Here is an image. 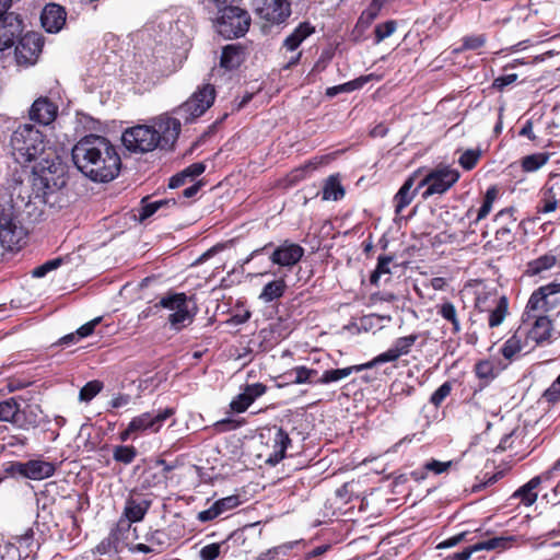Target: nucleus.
Returning a JSON list of instances; mask_svg holds the SVG:
<instances>
[{
    "mask_svg": "<svg viewBox=\"0 0 560 560\" xmlns=\"http://www.w3.org/2000/svg\"><path fill=\"white\" fill-rule=\"evenodd\" d=\"M314 32L308 23H301L283 42V47L289 51L296 48Z\"/></svg>",
    "mask_w": 560,
    "mask_h": 560,
    "instance_id": "a878e982",
    "label": "nucleus"
},
{
    "mask_svg": "<svg viewBox=\"0 0 560 560\" xmlns=\"http://www.w3.org/2000/svg\"><path fill=\"white\" fill-rule=\"evenodd\" d=\"M253 404V401L250 400V398H248V396L243 392L242 394H240L235 399H233L231 401V409L233 411H236V412H243L245 411L250 405Z\"/></svg>",
    "mask_w": 560,
    "mask_h": 560,
    "instance_id": "864d4df0",
    "label": "nucleus"
},
{
    "mask_svg": "<svg viewBox=\"0 0 560 560\" xmlns=\"http://www.w3.org/2000/svg\"><path fill=\"white\" fill-rule=\"evenodd\" d=\"M560 304V283L551 282L535 290L526 305L532 311H549Z\"/></svg>",
    "mask_w": 560,
    "mask_h": 560,
    "instance_id": "f8f14e48",
    "label": "nucleus"
},
{
    "mask_svg": "<svg viewBox=\"0 0 560 560\" xmlns=\"http://www.w3.org/2000/svg\"><path fill=\"white\" fill-rule=\"evenodd\" d=\"M343 195L345 190L338 177L335 175L329 176L323 187V199L337 201L342 198Z\"/></svg>",
    "mask_w": 560,
    "mask_h": 560,
    "instance_id": "72a5a7b5",
    "label": "nucleus"
},
{
    "mask_svg": "<svg viewBox=\"0 0 560 560\" xmlns=\"http://www.w3.org/2000/svg\"><path fill=\"white\" fill-rule=\"evenodd\" d=\"M272 451L267 456L266 462L276 465L283 457L288 445L291 443V440L287 432H284L281 428L275 430L272 435Z\"/></svg>",
    "mask_w": 560,
    "mask_h": 560,
    "instance_id": "5701e85b",
    "label": "nucleus"
},
{
    "mask_svg": "<svg viewBox=\"0 0 560 560\" xmlns=\"http://www.w3.org/2000/svg\"><path fill=\"white\" fill-rule=\"evenodd\" d=\"M205 170H206V165L203 163H200V162L194 163V164L189 165L188 167H186L182 173L172 177L171 182H170V187H172V188L179 187L186 183L187 178L192 179V178L199 176L200 174H202L205 172Z\"/></svg>",
    "mask_w": 560,
    "mask_h": 560,
    "instance_id": "7c9ffc66",
    "label": "nucleus"
},
{
    "mask_svg": "<svg viewBox=\"0 0 560 560\" xmlns=\"http://www.w3.org/2000/svg\"><path fill=\"white\" fill-rule=\"evenodd\" d=\"M165 203H166V201L160 200V201H154V202L148 203L144 207H142L141 212L139 214L140 221H143V220L148 219L149 217L153 215Z\"/></svg>",
    "mask_w": 560,
    "mask_h": 560,
    "instance_id": "4d7b16f0",
    "label": "nucleus"
},
{
    "mask_svg": "<svg viewBox=\"0 0 560 560\" xmlns=\"http://www.w3.org/2000/svg\"><path fill=\"white\" fill-rule=\"evenodd\" d=\"M214 98V88L211 84H203L176 109V114L185 121L192 120L210 108Z\"/></svg>",
    "mask_w": 560,
    "mask_h": 560,
    "instance_id": "423d86ee",
    "label": "nucleus"
},
{
    "mask_svg": "<svg viewBox=\"0 0 560 560\" xmlns=\"http://www.w3.org/2000/svg\"><path fill=\"white\" fill-rule=\"evenodd\" d=\"M557 264V257L552 254H545L528 262L526 273L537 276L551 269Z\"/></svg>",
    "mask_w": 560,
    "mask_h": 560,
    "instance_id": "c756f323",
    "label": "nucleus"
},
{
    "mask_svg": "<svg viewBox=\"0 0 560 560\" xmlns=\"http://www.w3.org/2000/svg\"><path fill=\"white\" fill-rule=\"evenodd\" d=\"M55 469L56 468L52 463L40 459H32L26 463H13L10 466L9 471L12 474H19L32 480H42L51 477L55 472Z\"/></svg>",
    "mask_w": 560,
    "mask_h": 560,
    "instance_id": "4468645a",
    "label": "nucleus"
},
{
    "mask_svg": "<svg viewBox=\"0 0 560 560\" xmlns=\"http://www.w3.org/2000/svg\"><path fill=\"white\" fill-rule=\"evenodd\" d=\"M256 14L268 23H283L291 14L290 3L287 0H254Z\"/></svg>",
    "mask_w": 560,
    "mask_h": 560,
    "instance_id": "9d476101",
    "label": "nucleus"
},
{
    "mask_svg": "<svg viewBox=\"0 0 560 560\" xmlns=\"http://www.w3.org/2000/svg\"><path fill=\"white\" fill-rule=\"evenodd\" d=\"M127 150L131 152H150L159 147V137L153 127L139 125L127 129L121 137Z\"/></svg>",
    "mask_w": 560,
    "mask_h": 560,
    "instance_id": "0eeeda50",
    "label": "nucleus"
},
{
    "mask_svg": "<svg viewBox=\"0 0 560 560\" xmlns=\"http://www.w3.org/2000/svg\"><path fill=\"white\" fill-rule=\"evenodd\" d=\"M392 261L393 258L389 256L378 257L377 266L370 278L371 283L377 284L382 276L390 273L389 265Z\"/></svg>",
    "mask_w": 560,
    "mask_h": 560,
    "instance_id": "79ce46f5",
    "label": "nucleus"
},
{
    "mask_svg": "<svg viewBox=\"0 0 560 560\" xmlns=\"http://www.w3.org/2000/svg\"><path fill=\"white\" fill-rule=\"evenodd\" d=\"M373 363H363L359 365H352L343 369H336V370H328L325 371L320 378L318 380V383L320 384H329L332 382H338L340 380H343L348 376H350L353 372H361L363 370L372 369Z\"/></svg>",
    "mask_w": 560,
    "mask_h": 560,
    "instance_id": "b1692460",
    "label": "nucleus"
},
{
    "mask_svg": "<svg viewBox=\"0 0 560 560\" xmlns=\"http://www.w3.org/2000/svg\"><path fill=\"white\" fill-rule=\"evenodd\" d=\"M417 339V335L398 338L387 351L375 357L372 361H370V363H373L374 368L380 363L396 361L401 355L408 354L410 352V349Z\"/></svg>",
    "mask_w": 560,
    "mask_h": 560,
    "instance_id": "a211bd4d",
    "label": "nucleus"
},
{
    "mask_svg": "<svg viewBox=\"0 0 560 560\" xmlns=\"http://www.w3.org/2000/svg\"><path fill=\"white\" fill-rule=\"evenodd\" d=\"M553 326L552 322L547 316H539L536 318L532 328L528 331H523L527 338V343L532 348L549 341L552 337Z\"/></svg>",
    "mask_w": 560,
    "mask_h": 560,
    "instance_id": "6ab92c4d",
    "label": "nucleus"
},
{
    "mask_svg": "<svg viewBox=\"0 0 560 560\" xmlns=\"http://www.w3.org/2000/svg\"><path fill=\"white\" fill-rule=\"evenodd\" d=\"M101 322V317H96L92 320H90L89 323L82 325L75 334H70V335H67L62 338V342L63 343H68V342H71L75 339H80V338H84V337H88L90 336L94 328L96 327L97 324H100Z\"/></svg>",
    "mask_w": 560,
    "mask_h": 560,
    "instance_id": "ea45409f",
    "label": "nucleus"
},
{
    "mask_svg": "<svg viewBox=\"0 0 560 560\" xmlns=\"http://www.w3.org/2000/svg\"><path fill=\"white\" fill-rule=\"evenodd\" d=\"M385 0H372L359 18L358 26L368 27L380 14Z\"/></svg>",
    "mask_w": 560,
    "mask_h": 560,
    "instance_id": "4c0bfd02",
    "label": "nucleus"
},
{
    "mask_svg": "<svg viewBox=\"0 0 560 560\" xmlns=\"http://www.w3.org/2000/svg\"><path fill=\"white\" fill-rule=\"evenodd\" d=\"M238 503H240L238 498L235 495H231V497H226L221 500H218L213 504H214L215 509L218 510L219 514L221 515L222 513L236 508L238 505Z\"/></svg>",
    "mask_w": 560,
    "mask_h": 560,
    "instance_id": "3c124183",
    "label": "nucleus"
},
{
    "mask_svg": "<svg viewBox=\"0 0 560 560\" xmlns=\"http://www.w3.org/2000/svg\"><path fill=\"white\" fill-rule=\"evenodd\" d=\"M217 32L226 38L243 36L249 28V14L237 5H229L215 13Z\"/></svg>",
    "mask_w": 560,
    "mask_h": 560,
    "instance_id": "20e7f679",
    "label": "nucleus"
},
{
    "mask_svg": "<svg viewBox=\"0 0 560 560\" xmlns=\"http://www.w3.org/2000/svg\"><path fill=\"white\" fill-rule=\"evenodd\" d=\"M22 32V21L15 13L0 19V51L13 46L15 38Z\"/></svg>",
    "mask_w": 560,
    "mask_h": 560,
    "instance_id": "f3484780",
    "label": "nucleus"
},
{
    "mask_svg": "<svg viewBox=\"0 0 560 560\" xmlns=\"http://www.w3.org/2000/svg\"><path fill=\"white\" fill-rule=\"evenodd\" d=\"M486 37L483 35H474L464 38V49H477L483 46Z\"/></svg>",
    "mask_w": 560,
    "mask_h": 560,
    "instance_id": "13d9d810",
    "label": "nucleus"
},
{
    "mask_svg": "<svg viewBox=\"0 0 560 560\" xmlns=\"http://www.w3.org/2000/svg\"><path fill=\"white\" fill-rule=\"evenodd\" d=\"M560 205V187L557 185L546 186L542 189L538 212L551 213Z\"/></svg>",
    "mask_w": 560,
    "mask_h": 560,
    "instance_id": "393cba45",
    "label": "nucleus"
},
{
    "mask_svg": "<svg viewBox=\"0 0 560 560\" xmlns=\"http://www.w3.org/2000/svg\"><path fill=\"white\" fill-rule=\"evenodd\" d=\"M166 480V477L165 475H151L150 471L147 472V476H145V479H144V482L148 487H152V486H156V485H160V483H164Z\"/></svg>",
    "mask_w": 560,
    "mask_h": 560,
    "instance_id": "69168bd1",
    "label": "nucleus"
},
{
    "mask_svg": "<svg viewBox=\"0 0 560 560\" xmlns=\"http://www.w3.org/2000/svg\"><path fill=\"white\" fill-rule=\"evenodd\" d=\"M287 284L283 279L268 282L261 290L259 299L266 303L279 299L283 295Z\"/></svg>",
    "mask_w": 560,
    "mask_h": 560,
    "instance_id": "2f4dec72",
    "label": "nucleus"
},
{
    "mask_svg": "<svg viewBox=\"0 0 560 560\" xmlns=\"http://www.w3.org/2000/svg\"><path fill=\"white\" fill-rule=\"evenodd\" d=\"M476 552V550H472V546L465 549L462 552L454 553L446 558V560H469L470 556Z\"/></svg>",
    "mask_w": 560,
    "mask_h": 560,
    "instance_id": "774afa93",
    "label": "nucleus"
},
{
    "mask_svg": "<svg viewBox=\"0 0 560 560\" xmlns=\"http://www.w3.org/2000/svg\"><path fill=\"white\" fill-rule=\"evenodd\" d=\"M396 31V22L387 21L385 23H381L375 27V38L376 43H381L385 38L389 37Z\"/></svg>",
    "mask_w": 560,
    "mask_h": 560,
    "instance_id": "de8ad7c7",
    "label": "nucleus"
},
{
    "mask_svg": "<svg viewBox=\"0 0 560 560\" xmlns=\"http://www.w3.org/2000/svg\"><path fill=\"white\" fill-rule=\"evenodd\" d=\"M452 386L450 383L442 384L431 396L430 401L434 406H440L442 401L451 394Z\"/></svg>",
    "mask_w": 560,
    "mask_h": 560,
    "instance_id": "603ef678",
    "label": "nucleus"
},
{
    "mask_svg": "<svg viewBox=\"0 0 560 560\" xmlns=\"http://www.w3.org/2000/svg\"><path fill=\"white\" fill-rule=\"evenodd\" d=\"M514 540V537L506 536V537H494L491 539H488L486 541L478 542L472 546V550L480 551V550H504L512 546V541Z\"/></svg>",
    "mask_w": 560,
    "mask_h": 560,
    "instance_id": "f704fd0d",
    "label": "nucleus"
},
{
    "mask_svg": "<svg viewBox=\"0 0 560 560\" xmlns=\"http://www.w3.org/2000/svg\"><path fill=\"white\" fill-rule=\"evenodd\" d=\"M27 443V439L23 435H11L8 438L7 440V446L8 447H16V446H20V447H23L25 446Z\"/></svg>",
    "mask_w": 560,
    "mask_h": 560,
    "instance_id": "338daca9",
    "label": "nucleus"
},
{
    "mask_svg": "<svg viewBox=\"0 0 560 560\" xmlns=\"http://www.w3.org/2000/svg\"><path fill=\"white\" fill-rule=\"evenodd\" d=\"M19 411H20V406L13 398L0 402V420L1 421H10V422L19 423V421H20Z\"/></svg>",
    "mask_w": 560,
    "mask_h": 560,
    "instance_id": "e433bc0d",
    "label": "nucleus"
},
{
    "mask_svg": "<svg viewBox=\"0 0 560 560\" xmlns=\"http://www.w3.org/2000/svg\"><path fill=\"white\" fill-rule=\"evenodd\" d=\"M77 168L93 182L113 180L120 171V156L116 148L104 137L86 136L72 149Z\"/></svg>",
    "mask_w": 560,
    "mask_h": 560,
    "instance_id": "f03ea898",
    "label": "nucleus"
},
{
    "mask_svg": "<svg viewBox=\"0 0 560 560\" xmlns=\"http://www.w3.org/2000/svg\"><path fill=\"white\" fill-rule=\"evenodd\" d=\"M175 410L173 408L159 409L152 412H143L137 417H133L129 422V430L137 431V433L152 432L158 433L163 423L171 417H173Z\"/></svg>",
    "mask_w": 560,
    "mask_h": 560,
    "instance_id": "9b49d317",
    "label": "nucleus"
},
{
    "mask_svg": "<svg viewBox=\"0 0 560 560\" xmlns=\"http://www.w3.org/2000/svg\"><path fill=\"white\" fill-rule=\"evenodd\" d=\"M220 514L218 510L215 509L214 504L211 505L208 510L201 511L198 514V520L201 522H209L215 517H218Z\"/></svg>",
    "mask_w": 560,
    "mask_h": 560,
    "instance_id": "0e129e2a",
    "label": "nucleus"
},
{
    "mask_svg": "<svg viewBox=\"0 0 560 560\" xmlns=\"http://www.w3.org/2000/svg\"><path fill=\"white\" fill-rule=\"evenodd\" d=\"M508 313V301L504 296L499 299L495 308L490 313L489 326L497 327L502 324Z\"/></svg>",
    "mask_w": 560,
    "mask_h": 560,
    "instance_id": "58836bf2",
    "label": "nucleus"
},
{
    "mask_svg": "<svg viewBox=\"0 0 560 560\" xmlns=\"http://www.w3.org/2000/svg\"><path fill=\"white\" fill-rule=\"evenodd\" d=\"M153 130L159 137V147L171 149L180 132V121L177 118L162 116L155 120Z\"/></svg>",
    "mask_w": 560,
    "mask_h": 560,
    "instance_id": "2eb2a0df",
    "label": "nucleus"
},
{
    "mask_svg": "<svg viewBox=\"0 0 560 560\" xmlns=\"http://www.w3.org/2000/svg\"><path fill=\"white\" fill-rule=\"evenodd\" d=\"M525 334L522 329H517L516 332L510 337L502 347V354L506 359H512L516 353L521 352L524 349H533L530 343H527V338H525V342H522V337Z\"/></svg>",
    "mask_w": 560,
    "mask_h": 560,
    "instance_id": "cd10ccee",
    "label": "nucleus"
},
{
    "mask_svg": "<svg viewBox=\"0 0 560 560\" xmlns=\"http://www.w3.org/2000/svg\"><path fill=\"white\" fill-rule=\"evenodd\" d=\"M370 77H362L355 81H351L341 85H338V89L342 92H350L358 88H361L365 82H368Z\"/></svg>",
    "mask_w": 560,
    "mask_h": 560,
    "instance_id": "e2e57ef3",
    "label": "nucleus"
},
{
    "mask_svg": "<svg viewBox=\"0 0 560 560\" xmlns=\"http://www.w3.org/2000/svg\"><path fill=\"white\" fill-rule=\"evenodd\" d=\"M60 264H61V259L49 260V261L45 262L44 265L36 267L32 271V275L35 278L44 277L48 271H51V270H55L56 268H58L60 266Z\"/></svg>",
    "mask_w": 560,
    "mask_h": 560,
    "instance_id": "6e6d98bb",
    "label": "nucleus"
},
{
    "mask_svg": "<svg viewBox=\"0 0 560 560\" xmlns=\"http://www.w3.org/2000/svg\"><path fill=\"white\" fill-rule=\"evenodd\" d=\"M243 61V51L235 45H228L223 48L220 65L225 69H235Z\"/></svg>",
    "mask_w": 560,
    "mask_h": 560,
    "instance_id": "c85d7f7f",
    "label": "nucleus"
},
{
    "mask_svg": "<svg viewBox=\"0 0 560 560\" xmlns=\"http://www.w3.org/2000/svg\"><path fill=\"white\" fill-rule=\"evenodd\" d=\"M220 553V546L218 544H210L200 550L202 560H214Z\"/></svg>",
    "mask_w": 560,
    "mask_h": 560,
    "instance_id": "bf43d9fd",
    "label": "nucleus"
},
{
    "mask_svg": "<svg viewBox=\"0 0 560 560\" xmlns=\"http://www.w3.org/2000/svg\"><path fill=\"white\" fill-rule=\"evenodd\" d=\"M190 302L184 293H176L161 299L160 305L170 312L168 322L172 328L180 330L194 319L189 307Z\"/></svg>",
    "mask_w": 560,
    "mask_h": 560,
    "instance_id": "6e6552de",
    "label": "nucleus"
},
{
    "mask_svg": "<svg viewBox=\"0 0 560 560\" xmlns=\"http://www.w3.org/2000/svg\"><path fill=\"white\" fill-rule=\"evenodd\" d=\"M40 21L48 33H57L66 22V12L59 4L49 3L44 8Z\"/></svg>",
    "mask_w": 560,
    "mask_h": 560,
    "instance_id": "aec40b11",
    "label": "nucleus"
},
{
    "mask_svg": "<svg viewBox=\"0 0 560 560\" xmlns=\"http://www.w3.org/2000/svg\"><path fill=\"white\" fill-rule=\"evenodd\" d=\"M452 465H453L452 460L440 462L436 459H432V460L425 463L424 469L439 475V474L447 471Z\"/></svg>",
    "mask_w": 560,
    "mask_h": 560,
    "instance_id": "5fc2aeb1",
    "label": "nucleus"
},
{
    "mask_svg": "<svg viewBox=\"0 0 560 560\" xmlns=\"http://www.w3.org/2000/svg\"><path fill=\"white\" fill-rule=\"evenodd\" d=\"M476 373L481 378H487L492 375V364L488 361H481L476 365Z\"/></svg>",
    "mask_w": 560,
    "mask_h": 560,
    "instance_id": "680f3d73",
    "label": "nucleus"
},
{
    "mask_svg": "<svg viewBox=\"0 0 560 560\" xmlns=\"http://www.w3.org/2000/svg\"><path fill=\"white\" fill-rule=\"evenodd\" d=\"M418 174L419 171L415 172L411 176H409L407 180L404 183V185L400 187L398 192L395 195L394 203L396 213H400L413 200L417 190L420 188L417 186L413 189L415 179L417 178Z\"/></svg>",
    "mask_w": 560,
    "mask_h": 560,
    "instance_id": "4be33fe9",
    "label": "nucleus"
},
{
    "mask_svg": "<svg viewBox=\"0 0 560 560\" xmlns=\"http://www.w3.org/2000/svg\"><path fill=\"white\" fill-rule=\"evenodd\" d=\"M58 107L46 97L37 98L31 109L30 117L32 120L42 125H49L57 116Z\"/></svg>",
    "mask_w": 560,
    "mask_h": 560,
    "instance_id": "412c9836",
    "label": "nucleus"
},
{
    "mask_svg": "<svg viewBox=\"0 0 560 560\" xmlns=\"http://www.w3.org/2000/svg\"><path fill=\"white\" fill-rule=\"evenodd\" d=\"M438 313L453 326L454 332L460 331V323L457 316V310L455 305L448 301L438 305Z\"/></svg>",
    "mask_w": 560,
    "mask_h": 560,
    "instance_id": "c9c22d12",
    "label": "nucleus"
},
{
    "mask_svg": "<svg viewBox=\"0 0 560 560\" xmlns=\"http://www.w3.org/2000/svg\"><path fill=\"white\" fill-rule=\"evenodd\" d=\"M548 161V156L544 153L527 155L522 161V167L525 172H535L544 166Z\"/></svg>",
    "mask_w": 560,
    "mask_h": 560,
    "instance_id": "a19ab883",
    "label": "nucleus"
},
{
    "mask_svg": "<svg viewBox=\"0 0 560 560\" xmlns=\"http://www.w3.org/2000/svg\"><path fill=\"white\" fill-rule=\"evenodd\" d=\"M479 158H480L479 150H466L459 156L458 163L463 168L469 171L476 166Z\"/></svg>",
    "mask_w": 560,
    "mask_h": 560,
    "instance_id": "49530a36",
    "label": "nucleus"
},
{
    "mask_svg": "<svg viewBox=\"0 0 560 560\" xmlns=\"http://www.w3.org/2000/svg\"><path fill=\"white\" fill-rule=\"evenodd\" d=\"M49 165L37 170L33 166V176L30 183L15 182L9 191L0 196V242L2 246L13 249L20 247L26 236L24 228L19 221L24 215L30 221H36L43 214L46 203L52 205L65 185L62 178H55Z\"/></svg>",
    "mask_w": 560,
    "mask_h": 560,
    "instance_id": "f257e3e1",
    "label": "nucleus"
},
{
    "mask_svg": "<svg viewBox=\"0 0 560 560\" xmlns=\"http://www.w3.org/2000/svg\"><path fill=\"white\" fill-rule=\"evenodd\" d=\"M541 482V477L537 476L532 478L527 483L516 490L513 494L514 498H520L521 502L526 506L534 504L538 498L536 489Z\"/></svg>",
    "mask_w": 560,
    "mask_h": 560,
    "instance_id": "bb28decb",
    "label": "nucleus"
},
{
    "mask_svg": "<svg viewBox=\"0 0 560 560\" xmlns=\"http://www.w3.org/2000/svg\"><path fill=\"white\" fill-rule=\"evenodd\" d=\"M11 154L16 163L27 165L31 163H48L44 158L46 154L47 141L42 131L33 125L19 126L12 133L10 140Z\"/></svg>",
    "mask_w": 560,
    "mask_h": 560,
    "instance_id": "7ed1b4c3",
    "label": "nucleus"
},
{
    "mask_svg": "<svg viewBox=\"0 0 560 560\" xmlns=\"http://www.w3.org/2000/svg\"><path fill=\"white\" fill-rule=\"evenodd\" d=\"M43 40L39 34L26 33L15 47V58L19 65H34L42 51Z\"/></svg>",
    "mask_w": 560,
    "mask_h": 560,
    "instance_id": "ddd939ff",
    "label": "nucleus"
},
{
    "mask_svg": "<svg viewBox=\"0 0 560 560\" xmlns=\"http://www.w3.org/2000/svg\"><path fill=\"white\" fill-rule=\"evenodd\" d=\"M459 178L457 170L450 166L440 165L431 170L419 182L418 187L427 186L425 191L422 194L424 199L432 195H441L447 191Z\"/></svg>",
    "mask_w": 560,
    "mask_h": 560,
    "instance_id": "39448f33",
    "label": "nucleus"
},
{
    "mask_svg": "<svg viewBox=\"0 0 560 560\" xmlns=\"http://www.w3.org/2000/svg\"><path fill=\"white\" fill-rule=\"evenodd\" d=\"M544 398L551 404L560 401V375L556 381L545 390Z\"/></svg>",
    "mask_w": 560,
    "mask_h": 560,
    "instance_id": "8fccbe9b",
    "label": "nucleus"
},
{
    "mask_svg": "<svg viewBox=\"0 0 560 560\" xmlns=\"http://www.w3.org/2000/svg\"><path fill=\"white\" fill-rule=\"evenodd\" d=\"M304 255V248L299 244L290 241H284L275 248L270 255V260L280 267L292 268L296 265Z\"/></svg>",
    "mask_w": 560,
    "mask_h": 560,
    "instance_id": "dca6fc26",
    "label": "nucleus"
},
{
    "mask_svg": "<svg viewBox=\"0 0 560 560\" xmlns=\"http://www.w3.org/2000/svg\"><path fill=\"white\" fill-rule=\"evenodd\" d=\"M103 388V384L100 381H91L86 383L80 390L79 399L81 401L92 400Z\"/></svg>",
    "mask_w": 560,
    "mask_h": 560,
    "instance_id": "37998d69",
    "label": "nucleus"
},
{
    "mask_svg": "<svg viewBox=\"0 0 560 560\" xmlns=\"http://www.w3.org/2000/svg\"><path fill=\"white\" fill-rule=\"evenodd\" d=\"M317 374L316 370L307 369L305 366H296L292 370L291 375L294 378L291 381L293 384L310 383L312 377Z\"/></svg>",
    "mask_w": 560,
    "mask_h": 560,
    "instance_id": "a18cd8bd",
    "label": "nucleus"
},
{
    "mask_svg": "<svg viewBox=\"0 0 560 560\" xmlns=\"http://www.w3.org/2000/svg\"><path fill=\"white\" fill-rule=\"evenodd\" d=\"M137 455V451L133 446L119 445L114 448L113 457L115 460L130 464Z\"/></svg>",
    "mask_w": 560,
    "mask_h": 560,
    "instance_id": "c03bdc74",
    "label": "nucleus"
},
{
    "mask_svg": "<svg viewBox=\"0 0 560 560\" xmlns=\"http://www.w3.org/2000/svg\"><path fill=\"white\" fill-rule=\"evenodd\" d=\"M149 506V501L143 500L138 502L135 500H129L125 506V515L130 522H139L144 517Z\"/></svg>",
    "mask_w": 560,
    "mask_h": 560,
    "instance_id": "473e14b6",
    "label": "nucleus"
},
{
    "mask_svg": "<svg viewBox=\"0 0 560 560\" xmlns=\"http://www.w3.org/2000/svg\"><path fill=\"white\" fill-rule=\"evenodd\" d=\"M514 209L508 208L497 213L494 218L495 235L493 241H489L487 246L494 250H503L514 242V229L516 226V218Z\"/></svg>",
    "mask_w": 560,
    "mask_h": 560,
    "instance_id": "1a4fd4ad",
    "label": "nucleus"
},
{
    "mask_svg": "<svg viewBox=\"0 0 560 560\" xmlns=\"http://www.w3.org/2000/svg\"><path fill=\"white\" fill-rule=\"evenodd\" d=\"M236 0H201L203 7L210 12H219L228 8L229 5H234Z\"/></svg>",
    "mask_w": 560,
    "mask_h": 560,
    "instance_id": "09e8293b",
    "label": "nucleus"
},
{
    "mask_svg": "<svg viewBox=\"0 0 560 560\" xmlns=\"http://www.w3.org/2000/svg\"><path fill=\"white\" fill-rule=\"evenodd\" d=\"M265 392L266 386L260 383L248 385L244 390V393L248 396V398H250L252 401L264 395Z\"/></svg>",
    "mask_w": 560,
    "mask_h": 560,
    "instance_id": "052dcab7",
    "label": "nucleus"
}]
</instances>
